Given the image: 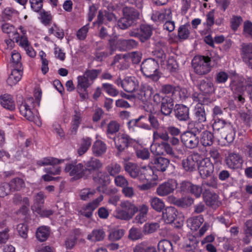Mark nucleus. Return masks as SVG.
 Wrapping results in <instances>:
<instances>
[{
	"label": "nucleus",
	"mask_w": 252,
	"mask_h": 252,
	"mask_svg": "<svg viewBox=\"0 0 252 252\" xmlns=\"http://www.w3.org/2000/svg\"><path fill=\"white\" fill-rule=\"evenodd\" d=\"M34 105L33 98H28L19 106L20 112L26 119L33 122L39 126L41 125V122L37 110L34 108Z\"/></svg>",
	"instance_id": "nucleus-1"
},
{
	"label": "nucleus",
	"mask_w": 252,
	"mask_h": 252,
	"mask_svg": "<svg viewBox=\"0 0 252 252\" xmlns=\"http://www.w3.org/2000/svg\"><path fill=\"white\" fill-rule=\"evenodd\" d=\"M138 207L129 201H122L120 207L116 208L113 212V216L117 219L129 220L138 212Z\"/></svg>",
	"instance_id": "nucleus-2"
},
{
	"label": "nucleus",
	"mask_w": 252,
	"mask_h": 252,
	"mask_svg": "<svg viewBox=\"0 0 252 252\" xmlns=\"http://www.w3.org/2000/svg\"><path fill=\"white\" fill-rule=\"evenodd\" d=\"M210 62V58L208 57L195 56L192 61L195 72L198 75H204L209 73L211 70Z\"/></svg>",
	"instance_id": "nucleus-3"
},
{
	"label": "nucleus",
	"mask_w": 252,
	"mask_h": 252,
	"mask_svg": "<svg viewBox=\"0 0 252 252\" xmlns=\"http://www.w3.org/2000/svg\"><path fill=\"white\" fill-rule=\"evenodd\" d=\"M250 86H251V84H246V81L243 77H235L234 80L231 84V88L234 94L235 98H237L239 102L244 103L245 101L243 97L244 94L247 87Z\"/></svg>",
	"instance_id": "nucleus-4"
},
{
	"label": "nucleus",
	"mask_w": 252,
	"mask_h": 252,
	"mask_svg": "<svg viewBox=\"0 0 252 252\" xmlns=\"http://www.w3.org/2000/svg\"><path fill=\"white\" fill-rule=\"evenodd\" d=\"M157 67V62L152 59L146 60L141 65V69L144 75L154 81H158L160 77Z\"/></svg>",
	"instance_id": "nucleus-5"
},
{
	"label": "nucleus",
	"mask_w": 252,
	"mask_h": 252,
	"mask_svg": "<svg viewBox=\"0 0 252 252\" xmlns=\"http://www.w3.org/2000/svg\"><path fill=\"white\" fill-rule=\"evenodd\" d=\"M177 214L178 212L175 208L168 207L163 211L162 218L166 223H171L176 220L177 224H175V226L180 227L183 224L184 219L182 217H179V218H178Z\"/></svg>",
	"instance_id": "nucleus-6"
},
{
	"label": "nucleus",
	"mask_w": 252,
	"mask_h": 252,
	"mask_svg": "<svg viewBox=\"0 0 252 252\" xmlns=\"http://www.w3.org/2000/svg\"><path fill=\"white\" fill-rule=\"evenodd\" d=\"M139 13L132 8L126 9L124 10V16L118 22V26L121 29H126L130 26L134 20L139 16Z\"/></svg>",
	"instance_id": "nucleus-7"
},
{
	"label": "nucleus",
	"mask_w": 252,
	"mask_h": 252,
	"mask_svg": "<svg viewBox=\"0 0 252 252\" xmlns=\"http://www.w3.org/2000/svg\"><path fill=\"white\" fill-rule=\"evenodd\" d=\"M193 101L196 103L194 109V114L196 119L199 122H203L206 121V115L204 107L203 104L205 102V97L203 94H199L196 96L193 95Z\"/></svg>",
	"instance_id": "nucleus-8"
},
{
	"label": "nucleus",
	"mask_w": 252,
	"mask_h": 252,
	"mask_svg": "<svg viewBox=\"0 0 252 252\" xmlns=\"http://www.w3.org/2000/svg\"><path fill=\"white\" fill-rule=\"evenodd\" d=\"M197 169L202 178L210 176L214 171V165L209 158H204L200 155Z\"/></svg>",
	"instance_id": "nucleus-9"
},
{
	"label": "nucleus",
	"mask_w": 252,
	"mask_h": 252,
	"mask_svg": "<svg viewBox=\"0 0 252 252\" xmlns=\"http://www.w3.org/2000/svg\"><path fill=\"white\" fill-rule=\"evenodd\" d=\"M65 171L76 179L82 177L85 172L83 164L80 163L77 164L76 162L66 164Z\"/></svg>",
	"instance_id": "nucleus-10"
},
{
	"label": "nucleus",
	"mask_w": 252,
	"mask_h": 252,
	"mask_svg": "<svg viewBox=\"0 0 252 252\" xmlns=\"http://www.w3.org/2000/svg\"><path fill=\"white\" fill-rule=\"evenodd\" d=\"M93 83L84 74L77 77V90L80 96L86 99L88 97L87 89L91 86Z\"/></svg>",
	"instance_id": "nucleus-11"
},
{
	"label": "nucleus",
	"mask_w": 252,
	"mask_h": 252,
	"mask_svg": "<svg viewBox=\"0 0 252 252\" xmlns=\"http://www.w3.org/2000/svg\"><path fill=\"white\" fill-rule=\"evenodd\" d=\"M200 159V155L198 153H193L189 156L186 159L182 161L184 168L188 171H192L197 167L198 162Z\"/></svg>",
	"instance_id": "nucleus-12"
},
{
	"label": "nucleus",
	"mask_w": 252,
	"mask_h": 252,
	"mask_svg": "<svg viewBox=\"0 0 252 252\" xmlns=\"http://www.w3.org/2000/svg\"><path fill=\"white\" fill-rule=\"evenodd\" d=\"M181 141L184 145L190 149L196 148L199 143L196 135L190 131H187L181 135Z\"/></svg>",
	"instance_id": "nucleus-13"
},
{
	"label": "nucleus",
	"mask_w": 252,
	"mask_h": 252,
	"mask_svg": "<svg viewBox=\"0 0 252 252\" xmlns=\"http://www.w3.org/2000/svg\"><path fill=\"white\" fill-rule=\"evenodd\" d=\"M225 162L228 168L237 169L241 166L243 160L239 155L230 153L226 157Z\"/></svg>",
	"instance_id": "nucleus-14"
},
{
	"label": "nucleus",
	"mask_w": 252,
	"mask_h": 252,
	"mask_svg": "<svg viewBox=\"0 0 252 252\" xmlns=\"http://www.w3.org/2000/svg\"><path fill=\"white\" fill-rule=\"evenodd\" d=\"M176 188V181L171 180L160 185L157 188V192L158 195L163 196L172 192Z\"/></svg>",
	"instance_id": "nucleus-15"
},
{
	"label": "nucleus",
	"mask_w": 252,
	"mask_h": 252,
	"mask_svg": "<svg viewBox=\"0 0 252 252\" xmlns=\"http://www.w3.org/2000/svg\"><path fill=\"white\" fill-rule=\"evenodd\" d=\"M94 182L99 185L97 187V190L101 192H105L106 190V186L110 183V177L104 172H99L96 176L94 177Z\"/></svg>",
	"instance_id": "nucleus-16"
},
{
	"label": "nucleus",
	"mask_w": 252,
	"mask_h": 252,
	"mask_svg": "<svg viewBox=\"0 0 252 252\" xmlns=\"http://www.w3.org/2000/svg\"><path fill=\"white\" fill-rule=\"evenodd\" d=\"M241 52L243 61L252 68V44H243L242 45Z\"/></svg>",
	"instance_id": "nucleus-17"
},
{
	"label": "nucleus",
	"mask_w": 252,
	"mask_h": 252,
	"mask_svg": "<svg viewBox=\"0 0 252 252\" xmlns=\"http://www.w3.org/2000/svg\"><path fill=\"white\" fill-rule=\"evenodd\" d=\"M114 141L117 149L120 152L125 150L127 147L128 143L131 142L128 135L123 133H119L115 137Z\"/></svg>",
	"instance_id": "nucleus-18"
},
{
	"label": "nucleus",
	"mask_w": 252,
	"mask_h": 252,
	"mask_svg": "<svg viewBox=\"0 0 252 252\" xmlns=\"http://www.w3.org/2000/svg\"><path fill=\"white\" fill-rule=\"evenodd\" d=\"M0 104L2 107L10 111L15 109V103L12 95L5 94L0 95Z\"/></svg>",
	"instance_id": "nucleus-19"
},
{
	"label": "nucleus",
	"mask_w": 252,
	"mask_h": 252,
	"mask_svg": "<svg viewBox=\"0 0 252 252\" xmlns=\"http://www.w3.org/2000/svg\"><path fill=\"white\" fill-rule=\"evenodd\" d=\"M85 171L92 172L99 170L102 166V163L98 159L94 158H91L84 161Z\"/></svg>",
	"instance_id": "nucleus-20"
},
{
	"label": "nucleus",
	"mask_w": 252,
	"mask_h": 252,
	"mask_svg": "<svg viewBox=\"0 0 252 252\" xmlns=\"http://www.w3.org/2000/svg\"><path fill=\"white\" fill-rule=\"evenodd\" d=\"M140 179H146L147 181H156L158 179V175L150 166L143 167L140 169Z\"/></svg>",
	"instance_id": "nucleus-21"
},
{
	"label": "nucleus",
	"mask_w": 252,
	"mask_h": 252,
	"mask_svg": "<svg viewBox=\"0 0 252 252\" xmlns=\"http://www.w3.org/2000/svg\"><path fill=\"white\" fill-rule=\"evenodd\" d=\"M152 88L148 85H143L138 92L136 97L143 101L147 100L152 94Z\"/></svg>",
	"instance_id": "nucleus-22"
},
{
	"label": "nucleus",
	"mask_w": 252,
	"mask_h": 252,
	"mask_svg": "<svg viewBox=\"0 0 252 252\" xmlns=\"http://www.w3.org/2000/svg\"><path fill=\"white\" fill-rule=\"evenodd\" d=\"M220 133L221 137L224 138L227 141L233 140L234 132L232 126L230 123L227 122Z\"/></svg>",
	"instance_id": "nucleus-23"
},
{
	"label": "nucleus",
	"mask_w": 252,
	"mask_h": 252,
	"mask_svg": "<svg viewBox=\"0 0 252 252\" xmlns=\"http://www.w3.org/2000/svg\"><path fill=\"white\" fill-rule=\"evenodd\" d=\"M175 116L180 121H187L189 118V109L185 105L179 104L175 110Z\"/></svg>",
	"instance_id": "nucleus-24"
},
{
	"label": "nucleus",
	"mask_w": 252,
	"mask_h": 252,
	"mask_svg": "<svg viewBox=\"0 0 252 252\" xmlns=\"http://www.w3.org/2000/svg\"><path fill=\"white\" fill-rule=\"evenodd\" d=\"M138 209L139 213L135 217L134 221L136 223L142 224L146 221L149 207L146 204H142L138 207Z\"/></svg>",
	"instance_id": "nucleus-25"
},
{
	"label": "nucleus",
	"mask_w": 252,
	"mask_h": 252,
	"mask_svg": "<svg viewBox=\"0 0 252 252\" xmlns=\"http://www.w3.org/2000/svg\"><path fill=\"white\" fill-rule=\"evenodd\" d=\"M22 74L21 70L13 69L7 79V83L11 86L16 85L21 80Z\"/></svg>",
	"instance_id": "nucleus-26"
},
{
	"label": "nucleus",
	"mask_w": 252,
	"mask_h": 252,
	"mask_svg": "<svg viewBox=\"0 0 252 252\" xmlns=\"http://www.w3.org/2000/svg\"><path fill=\"white\" fill-rule=\"evenodd\" d=\"M169 164V160L163 157H158L153 160L154 167L158 171H164Z\"/></svg>",
	"instance_id": "nucleus-27"
},
{
	"label": "nucleus",
	"mask_w": 252,
	"mask_h": 252,
	"mask_svg": "<svg viewBox=\"0 0 252 252\" xmlns=\"http://www.w3.org/2000/svg\"><path fill=\"white\" fill-rule=\"evenodd\" d=\"M204 222L203 218L201 216L191 217L187 220L188 226L192 230L196 231Z\"/></svg>",
	"instance_id": "nucleus-28"
},
{
	"label": "nucleus",
	"mask_w": 252,
	"mask_h": 252,
	"mask_svg": "<svg viewBox=\"0 0 252 252\" xmlns=\"http://www.w3.org/2000/svg\"><path fill=\"white\" fill-rule=\"evenodd\" d=\"M50 233L49 227L46 226H41L36 230V238L40 242L46 241L49 237Z\"/></svg>",
	"instance_id": "nucleus-29"
},
{
	"label": "nucleus",
	"mask_w": 252,
	"mask_h": 252,
	"mask_svg": "<svg viewBox=\"0 0 252 252\" xmlns=\"http://www.w3.org/2000/svg\"><path fill=\"white\" fill-rule=\"evenodd\" d=\"M106 148V145L102 141L96 140L93 146L92 151L94 155L99 157L105 153Z\"/></svg>",
	"instance_id": "nucleus-30"
},
{
	"label": "nucleus",
	"mask_w": 252,
	"mask_h": 252,
	"mask_svg": "<svg viewBox=\"0 0 252 252\" xmlns=\"http://www.w3.org/2000/svg\"><path fill=\"white\" fill-rule=\"evenodd\" d=\"M174 103L171 98L166 97L164 101H162L161 111L165 115H169L172 112Z\"/></svg>",
	"instance_id": "nucleus-31"
},
{
	"label": "nucleus",
	"mask_w": 252,
	"mask_h": 252,
	"mask_svg": "<svg viewBox=\"0 0 252 252\" xmlns=\"http://www.w3.org/2000/svg\"><path fill=\"white\" fill-rule=\"evenodd\" d=\"M126 40L117 38L109 41L110 47L113 50L119 49L120 51L126 49Z\"/></svg>",
	"instance_id": "nucleus-32"
},
{
	"label": "nucleus",
	"mask_w": 252,
	"mask_h": 252,
	"mask_svg": "<svg viewBox=\"0 0 252 252\" xmlns=\"http://www.w3.org/2000/svg\"><path fill=\"white\" fill-rule=\"evenodd\" d=\"M105 235V232L102 229L97 228L93 230L92 232L88 235L87 238L92 241H100L104 239Z\"/></svg>",
	"instance_id": "nucleus-33"
},
{
	"label": "nucleus",
	"mask_w": 252,
	"mask_h": 252,
	"mask_svg": "<svg viewBox=\"0 0 252 252\" xmlns=\"http://www.w3.org/2000/svg\"><path fill=\"white\" fill-rule=\"evenodd\" d=\"M137 83L133 77H127L124 80V89L127 92H131L135 90Z\"/></svg>",
	"instance_id": "nucleus-34"
},
{
	"label": "nucleus",
	"mask_w": 252,
	"mask_h": 252,
	"mask_svg": "<svg viewBox=\"0 0 252 252\" xmlns=\"http://www.w3.org/2000/svg\"><path fill=\"white\" fill-rule=\"evenodd\" d=\"M46 196L42 192H39L36 193L33 198V204L32 206V209L34 211H36L37 209L41 208L42 205L44 204V200Z\"/></svg>",
	"instance_id": "nucleus-35"
},
{
	"label": "nucleus",
	"mask_w": 252,
	"mask_h": 252,
	"mask_svg": "<svg viewBox=\"0 0 252 252\" xmlns=\"http://www.w3.org/2000/svg\"><path fill=\"white\" fill-rule=\"evenodd\" d=\"M125 169L132 178L138 177L140 172V170L138 166L136 164L131 162L126 163Z\"/></svg>",
	"instance_id": "nucleus-36"
},
{
	"label": "nucleus",
	"mask_w": 252,
	"mask_h": 252,
	"mask_svg": "<svg viewBox=\"0 0 252 252\" xmlns=\"http://www.w3.org/2000/svg\"><path fill=\"white\" fill-rule=\"evenodd\" d=\"M152 29L148 25H142L140 27L139 38L142 42L149 39L152 35Z\"/></svg>",
	"instance_id": "nucleus-37"
},
{
	"label": "nucleus",
	"mask_w": 252,
	"mask_h": 252,
	"mask_svg": "<svg viewBox=\"0 0 252 252\" xmlns=\"http://www.w3.org/2000/svg\"><path fill=\"white\" fill-rule=\"evenodd\" d=\"M9 229L4 221L0 223V244L6 242L9 238Z\"/></svg>",
	"instance_id": "nucleus-38"
},
{
	"label": "nucleus",
	"mask_w": 252,
	"mask_h": 252,
	"mask_svg": "<svg viewBox=\"0 0 252 252\" xmlns=\"http://www.w3.org/2000/svg\"><path fill=\"white\" fill-rule=\"evenodd\" d=\"M198 89L205 94L212 93L214 91L213 83L208 80L202 81L198 86Z\"/></svg>",
	"instance_id": "nucleus-39"
},
{
	"label": "nucleus",
	"mask_w": 252,
	"mask_h": 252,
	"mask_svg": "<svg viewBox=\"0 0 252 252\" xmlns=\"http://www.w3.org/2000/svg\"><path fill=\"white\" fill-rule=\"evenodd\" d=\"M213 135L211 132L204 131L201 134L200 142L204 146H211L213 142Z\"/></svg>",
	"instance_id": "nucleus-40"
},
{
	"label": "nucleus",
	"mask_w": 252,
	"mask_h": 252,
	"mask_svg": "<svg viewBox=\"0 0 252 252\" xmlns=\"http://www.w3.org/2000/svg\"><path fill=\"white\" fill-rule=\"evenodd\" d=\"M92 144V140L90 138H83L77 150V153L79 156L84 154L89 149Z\"/></svg>",
	"instance_id": "nucleus-41"
},
{
	"label": "nucleus",
	"mask_w": 252,
	"mask_h": 252,
	"mask_svg": "<svg viewBox=\"0 0 252 252\" xmlns=\"http://www.w3.org/2000/svg\"><path fill=\"white\" fill-rule=\"evenodd\" d=\"M45 171L48 173L42 176V178L45 181H51L57 179V178H56L52 177L50 174L55 175L59 174L61 172V169L58 167H52L49 168H45Z\"/></svg>",
	"instance_id": "nucleus-42"
},
{
	"label": "nucleus",
	"mask_w": 252,
	"mask_h": 252,
	"mask_svg": "<svg viewBox=\"0 0 252 252\" xmlns=\"http://www.w3.org/2000/svg\"><path fill=\"white\" fill-rule=\"evenodd\" d=\"M158 252H173L172 244L166 240H160L158 244Z\"/></svg>",
	"instance_id": "nucleus-43"
},
{
	"label": "nucleus",
	"mask_w": 252,
	"mask_h": 252,
	"mask_svg": "<svg viewBox=\"0 0 252 252\" xmlns=\"http://www.w3.org/2000/svg\"><path fill=\"white\" fill-rule=\"evenodd\" d=\"M198 243V241L195 237L189 235L186 240L183 247L187 251L192 250L197 247Z\"/></svg>",
	"instance_id": "nucleus-44"
},
{
	"label": "nucleus",
	"mask_w": 252,
	"mask_h": 252,
	"mask_svg": "<svg viewBox=\"0 0 252 252\" xmlns=\"http://www.w3.org/2000/svg\"><path fill=\"white\" fill-rule=\"evenodd\" d=\"M149 202L152 208L158 212L161 211L165 206L163 201L157 197L151 198Z\"/></svg>",
	"instance_id": "nucleus-45"
},
{
	"label": "nucleus",
	"mask_w": 252,
	"mask_h": 252,
	"mask_svg": "<svg viewBox=\"0 0 252 252\" xmlns=\"http://www.w3.org/2000/svg\"><path fill=\"white\" fill-rule=\"evenodd\" d=\"M1 29L4 33L7 34L9 36L12 37L13 38L18 33L15 27L9 23L3 24Z\"/></svg>",
	"instance_id": "nucleus-46"
},
{
	"label": "nucleus",
	"mask_w": 252,
	"mask_h": 252,
	"mask_svg": "<svg viewBox=\"0 0 252 252\" xmlns=\"http://www.w3.org/2000/svg\"><path fill=\"white\" fill-rule=\"evenodd\" d=\"M82 121L81 114L80 111L75 110L74 114L73 115L72 119V128L75 132L78 129L81 122Z\"/></svg>",
	"instance_id": "nucleus-47"
},
{
	"label": "nucleus",
	"mask_w": 252,
	"mask_h": 252,
	"mask_svg": "<svg viewBox=\"0 0 252 252\" xmlns=\"http://www.w3.org/2000/svg\"><path fill=\"white\" fill-rule=\"evenodd\" d=\"M159 227L157 222L146 223L143 227V233L146 235L153 233L155 232Z\"/></svg>",
	"instance_id": "nucleus-48"
},
{
	"label": "nucleus",
	"mask_w": 252,
	"mask_h": 252,
	"mask_svg": "<svg viewBox=\"0 0 252 252\" xmlns=\"http://www.w3.org/2000/svg\"><path fill=\"white\" fill-rule=\"evenodd\" d=\"M96 191L94 189L86 188L82 189L80 192V197L82 200H87L92 198Z\"/></svg>",
	"instance_id": "nucleus-49"
},
{
	"label": "nucleus",
	"mask_w": 252,
	"mask_h": 252,
	"mask_svg": "<svg viewBox=\"0 0 252 252\" xmlns=\"http://www.w3.org/2000/svg\"><path fill=\"white\" fill-rule=\"evenodd\" d=\"M14 38L18 45L24 49L31 44L26 35L19 36L18 33L17 35L15 36Z\"/></svg>",
	"instance_id": "nucleus-50"
},
{
	"label": "nucleus",
	"mask_w": 252,
	"mask_h": 252,
	"mask_svg": "<svg viewBox=\"0 0 252 252\" xmlns=\"http://www.w3.org/2000/svg\"><path fill=\"white\" fill-rule=\"evenodd\" d=\"M94 210L95 209L93 208L92 206L90 203H88L80 209L79 211V213L80 215H82L89 218L92 216Z\"/></svg>",
	"instance_id": "nucleus-51"
},
{
	"label": "nucleus",
	"mask_w": 252,
	"mask_h": 252,
	"mask_svg": "<svg viewBox=\"0 0 252 252\" xmlns=\"http://www.w3.org/2000/svg\"><path fill=\"white\" fill-rule=\"evenodd\" d=\"M49 33L53 34L58 38L62 39L64 36L63 30L58 27L56 24H53L48 29Z\"/></svg>",
	"instance_id": "nucleus-52"
},
{
	"label": "nucleus",
	"mask_w": 252,
	"mask_h": 252,
	"mask_svg": "<svg viewBox=\"0 0 252 252\" xmlns=\"http://www.w3.org/2000/svg\"><path fill=\"white\" fill-rule=\"evenodd\" d=\"M8 185L11 190H19L24 187V182L21 179L17 178L11 180Z\"/></svg>",
	"instance_id": "nucleus-53"
},
{
	"label": "nucleus",
	"mask_w": 252,
	"mask_h": 252,
	"mask_svg": "<svg viewBox=\"0 0 252 252\" xmlns=\"http://www.w3.org/2000/svg\"><path fill=\"white\" fill-rule=\"evenodd\" d=\"M106 169L111 176H114L120 172L121 167L118 163H112L108 165Z\"/></svg>",
	"instance_id": "nucleus-54"
},
{
	"label": "nucleus",
	"mask_w": 252,
	"mask_h": 252,
	"mask_svg": "<svg viewBox=\"0 0 252 252\" xmlns=\"http://www.w3.org/2000/svg\"><path fill=\"white\" fill-rule=\"evenodd\" d=\"M143 234L140 230L135 227H132L129 230L128 238L132 240H137L142 238Z\"/></svg>",
	"instance_id": "nucleus-55"
},
{
	"label": "nucleus",
	"mask_w": 252,
	"mask_h": 252,
	"mask_svg": "<svg viewBox=\"0 0 252 252\" xmlns=\"http://www.w3.org/2000/svg\"><path fill=\"white\" fill-rule=\"evenodd\" d=\"M14 42L11 39L4 40L1 45V50L5 53L10 52L14 47Z\"/></svg>",
	"instance_id": "nucleus-56"
},
{
	"label": "nucleus",
	"mask_w": 252,
	"mask_h": 252,
	"mask_svg": "<svg viewBox=\"0 0 252 252\" xmlns=\"http://www.w3.org/2000/svg\"><path fill=\"white\" fill-rule=\"evenodd\" d=\"M218 199V195L216 193H207L204 196V200L208 205L215 204Z\"/></svg>",
	"instance_id": "nucleus-57"
},
{
	"label": "nucleus",
	"mask_w": 252,
	"mask_h": 252,
	"mask_svg": "<svg viewBox=\"0 0 252 252\" xmlns=\"http://www.w3.org/2000/svg\"><path fill=\"white\" fill-rule=\"evenodd\" d=\"M114 18V15L112 13H107L105 11H100L97 16V22L99 24H102L104 22L105 18L109 21H111Z\"/></svg>",
	"instance_id": "nucleus-58"
},
{
	"label": "nucleus",
	"mask_w": 252,
	"mask_h": 252,
	"mask_svg": "<svg viewBox=\"0 0 252 252\" xmlns=\"http://www.w3.org/2000/svg\"><path fill=\"white\" fill-rule=\"evenodd\" d=\"M189 27L185 25H182L180 27L178 30V36L180 39H186L189 35Z\"/></svg>",
	"instance_id": "nucleus-59"
},
{
	"label": "nucleus",
	"mask_w": 252,
	"mask_h": 252,
	"mask_svg": "<svg viewBox=\"0 0 252 252\" xmlns=\"http://www.w3.org/2000/svg\"><path fill=\"white\" fill-rule=\"evenodd\" d=\"M162 142L160 144L153 143L151 145V152L156 155H164V150L162 149Z\"/></svg>",
	"instance_id": "nucleus-60"
},
{
	"label": "nucleus",
	"mask_w": 252,
	"mask_h": 252,
	"mask_svg": "<svg viewBox=\"0 0 252 252\" xmlns=\"http://www.w3.org/2000/svg\"><path fill=\"white\" fill-rule=\"evenodd\" d=\"M3 17L6 20H10L13 17L18 15V12L10 7L5 8L2 12Z\"/></svg>",
	"instance_id": "nucleus-61"
},
{
	"label": "nucleus",
	"mask_w": 252,
	"mask_h": 252,
	"mask_svg": "<svg viewBox=\"0 0 252 252\" xmlns=\"http://www.w3.org/2000/svg\"><path fill=\"white\" fill-rule=\"evenodd\" d=\"M100 73V70L98 69L87 70L85 72L84 75L93 83Z\"/></svg>",
	"instance_id": "nucleus-62"
},
{
	"label": "nucleus",
	"mask_w": 252,
	"mask_h": 252,
	"mask_svg": "<svg viewBox=\"0 0 252 252\" xmlns=\"http://www.w3.org/2000/svg\"><path fill=\"white\" fill-rule=\"evenodd\" d=\"M226 123L227 122L223 120L220 119H215L214 123L213 124L214 131L215 132H220Z\"/></svg>",
	"instance_id": "nucleus-63"
},
{
	"label": "nucleus",
	"mask_w": 252,
	"mask_h": 252,
	"mask_svg": "<svg viewBox=\"0 0 252 252\" xmlns=\"http://www.w3.org/2000/svg\"><path fill=\"white\" fill-rule=\"evenodd\" d=\"M240 117L246 124L249 125L252 121V113L250 110L243 111L240 113Z\"/></svg>",
	"instance_id": "nucleus-64"
}]
</instances>
